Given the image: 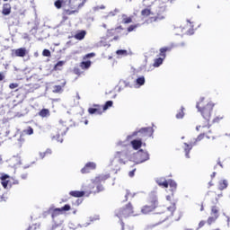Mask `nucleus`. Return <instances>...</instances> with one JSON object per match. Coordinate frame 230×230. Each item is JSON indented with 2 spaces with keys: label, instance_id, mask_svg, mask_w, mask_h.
Listing matches in <instances>:
<instances>
[{
  "label": "nucleus",
  "instance_id": "9b49d317",
  "mask_svg": "<svg viewBox=\"0 0 230 230\" xmlns=\"http://www.w3.org/2000/svg\"><path fill=\"white\" fill-rule=\"evenodd\" d=\"M69 195L71 197H75L76 199H80V198L84 197V195H85V191H84V190H71L69 192Z\"/></svg>",
  "mask_w": 230,
  "mask_h": 230
},
{
  "label": "nucleus",
  "instance_id": "69168bd1",
  "mask_svg": "<svg viewBox=\"0 0 230 230\" xmlns=\"http://www.w3.org/2000/svg\"><path fill=\"white\" fill-rule=\"evenodd\" d=\"M166 200H172V196L170 195L166 196Z\"/></svg>",
  "mask_w": 230,
  "mask_h": 230
},
{
  "label": "nucleus",
  "instance_id": "aec40b11",
  "mask_svg": "<svg viewBox=\"0 0 230 230\" xmlns=\"http://www.w3.org/2000/svg\"><path fill=\"white\" fill-rule=\"evenodd\" d=\"M145 82H146L145 76H143V75L137 78V80H136V88L139 89V87H141L145 84Z\"/></svg>",
  "mask_w": 230,
  "mask_h": 230
},
{
  "label": "nucleus",
  "instance_id": "774afa93",
  "mask_svg": "<svg viewBox=\"0 0 230 230\" xmlns=\"http://www.w3.org/2000/svg\"><path fill=\"white\" fill-rule=\"evenodd\" d=\"M81 202H82V200L77 199V200H76L77 206H80V203H81Z\"/></svg>",
  "mask_w": 230,
  "mask_h": 230
},
{
  "label": "nucleus",
  "instance_id": "2eb2a0df",
  "mask_svg": "<svg viewBox=\"0 0 230 230\" xmlns=\"http://www.w3.org/2000/svg\"><path fill=\"white\" fill-rule=\"evenodd\" d=\"M3 15H10L12 13V6L10 4H4L2 10Z\"/></svg>",
  "mask_w": 230,
  "mask_h": 230
},
{
  "label": "nucleus",
  "instance_id": "e2e57ef3",
  "mask_svg": "<svg viewBox=\"0 0 230 230\" xmlns=\"http://www.w3.org/2000/svg\"><path fill=\"white\" fill-rule=\"evenodd\" d=\"M194 33L193 30H189V35H193Z\"/></svg>",
  "mask_w": 230,
  "mask_h": 230
},
{
  "label": "nucleus",
  "instance_id": "dca6fc26",
  "mask_svg": "<svg viewBox=\"0 0 230 230\" xmlns=\"http://www.w3.org/2000/svg\"><path fill=\"white\" fill-rule=\"evenodd\" d=\"M184 145L186 146L184 148L185 157L190 159V152H191V148H193V144L184 143Z\"/></svg>",
  "mask_w": 230,
  "mask_h": 230
},
{
  "label": "nucleus",
  "instance_id": "c9c22d12",
  "mask_svg": "<svg viewBox=\"0 0 230 230\" xmlns=\"http://www.w3.org/2000/svg\"><path fill=\"white\" fill-rule=\"evenodd\" d=\"M211 215H214V217H218V209L217 208V207H212Z\"/></svg>",
  "mask_w": 230,
  "mask_h": 230
},
{
  "label": "nucleus",
  "instance_id": "de8ad7c7",
  "mask_svg": "<svg viewBox=\"0 0 230 230\" xmlns=\"http://www.w3.org/2000/svg\"><path fill=\"white\" fill-rule=\"evenodd\" d=\"M204 226H206V221L202 220L199 223V227L197 228V230L200 229L201 227H204Z\"/></svg>",
  "mask_w": 230,
  "mask_h": 230
},
{
  "label": "nucleus",
  "instance_id": "b1692460",
  "mask_svg": "<svg viewBox=\"0 0 230 230\" xmlns=\"http://www.w3.org/2000/svg\"><path fill=\"white\" fill-rule=\"evenodd\" d=\"M204 136L205 134L204 133H201L198 136L197 138H195V141L194 142H190V145H192V146H197V142L198 141H202L204 139Z\"/></svg>",
  "mask_w": 230,
  "mask_h": 230
},
{
  "label": "nucleus",
  "instance_id": "72a5a7b5",
  "mask_svg": "<svg viewBox=\"0 0 230 230\" xmlns=\"http://www.w3.org/2000/svg\"><path fill=\"white\" fill-rule=\"evenodd\" d=\"M24 134L27 136H31L33 134V128L29 127L27 129L23 130Z\"/></svg>",
  "mask_w": 230,
  "mask_h": 230
},
{
  "label": "nucleus",
  "instance_id": "1a4fd4ad",
  "mask_svg": "<svg viewBox=\"0 0 230 230\" xmlns=\"http://www.w3.org/2000/svg\"><path fill=\"white\" fill-rule=\"evenodd\" d=\"M65 3H67L71 10H75V8H82V6H84V4H78V0H69L68 2L66 1Z\"/></svg>",
  "mask_w": 230,
  "mask_h": 230
},
{
  "label": "nucleus",
  "instance_id": "58836bf2",
  "mask_svg": "<svg viewBox=\"0 0 230 230\" xmlns=\"http://www.w3.org/2000/svg\"><path fill=\"white\" fill-rule=\"evenodd\" d=\"M93 57H96V54L94 52L88 53L84 57V60H85L86 58H93Z\"/></svg>",
  "mask_w": 230,
  "mask_h": 230
},
{
  "label": "nucleus",
  "instance_id": "a18cd8bd",
  "mask_svg": "<svg viewBox=\"0 0 230 230\" xmlns=\"http://www.w3.org/2000/svg\"><path fill=\"white\" fill-rule=\"evenodd\" d=\"M9 87H10L11 89H17V87H19V84H17V83L10 84H9Z\"/></svg>",
  "mask_w": 230,
  "mask_h": 230
},
{
  "label": "nucleus",
  "instance_id": "39448f33",
  "mask_svg": "<svg viewBox=\"0 0 230 230\" xmlns=\"http://www.w3.org/2000/svg\"><path fill=\"white\" fill-rule=\"evenodd\" d=\"M152 136L154 134V128L152 127H146V128H142L138 130H136L132 133V135L128 136V139H130L131 137H134L135 136L139 135L140 137H146V136Z\"/></svg>",
  "mask_w": 230,
  "mask_h": 230
},
{
  "label": "nucleus",
  "instance_id": "4468645a",
  "mask_svg": "<svg viewBox=\"0 0 230 230\" xmlns=\"http://www.w3.org/2000/svg\"><path fill=\"white\" fill-rule=\"evenodd\" d=\"M26 53H28V50H26L25 48H20L14 51L15 57H26Z\"/></svg>",
  "mask_w": 230,
  "mask_h": 230
},
{
  "label": "nucleus",
  "instance_id": "8fccbe9b",
  "mask_svg": "<svg viewBox=\"0 0 230 230\" xmlns=\"http://www.w3.org/2000/svg\"><path fill=\"white\" fill-rule=\"evenodd\" d=\"M6 179H10V176L8 174H4L1 176V181H7Z\"/></svg>",
  "mask_w": 230,
  "mask_h": 230
},
{
  "label": "nucleus",
  "instance_id": "c756f323",
  "mask_svg": "<svg viewBox=\"0 0 230 230\" xmlns=\"http://www.w3.org/2000/svg\"><path fill=\"white\" fill-rule=\"evenodd\" d=\"M88 112L89 114H102V112L100 111V110L96 109V108H89L88 109Z\"/></svg>",
  "mask_w": 230,
  "mask_h": 230
},
{
  "label": "nucleus",
  "instance_id": "f704fd0d",
  "mask_svg": "<svg viewBox=\"0 0 230 230\" xmlns=\"http://www.w3.org/2000/svg\"><path fill=\"white\" fill-rule=\"evenodd\" d=\"M59 209H60L61 213H63V211H69V209H71V206L66 204L64 207L60 208Z\"/></svg>",
  "mask_w": 230,
  "mask_h": 230
},
{
  "label": "nucleus",
  "instance_id": "9d476101",
  "mask_svg": "<svg viewBox=\"0 0 230 230\" xmlns=\"http://www.w3.org/2000/svg\"><path fill=\"white\" fill-rule=\"evenodd\" d=\"M131 146L134 150H139L143 146V141L141 139H134L131 141Z\"/></svg>",
  "mask_w": 230,
  "mask_h": 230
},
{
  "label": "nucleus",
  "instance_id": "0eeeda50",
  "mask_svg": "<svg viewBox=\"0 0 230 230\" xmlns=\"http://www.w3.org/2000/svg\"><path fill=\"white\" fill-rule=\"evenodd\" d=\"M137 155L140 157V160L137 163V164H141L142 163H146V161L150 160V154H148L147 151H143V149H140L137 152Z\"/></svg>",
  "mask_w": 230,
  "mask_h": 230
},
{
  "label": "nucleus",
  "instance_id": "c03bdc74",
  "mask_svg": "<svg viewBox=\"0 0 230 230\" xmlns=\"http://www.w3.org/2000/svg\"><path fill=\"white\" fill-rule=\"evenodd\" d=\"M105 190V188L103 187V185L99 184L97 185V192L100 193V191H103Z\"/></svg>",
  "mask_w": 230,
  "mask_h": 230
},
{
  "label": "nucleus",
  "instance_id": "c85d7f7f",
  "mask_svg": "<svg viewBox=\"0 0 230 230\" xmlns=\"http://www.w3.org/2000/svg\"><path fill=\"white\" fill-rule=\"evenodd\" d=\"M113 104L114 102L112 101H107L102 107L103 111H107L110 107H112Z\"/></svg>",
  "mask_w": 230,
  "mask_h": 230
},
{
  "label": "nucleus",
  "instance_id": "5701e85b",
  "mask_svg": "<svg viewBox=\"0 0 230 230\" xmlns=\"http://www.w3.org/2000/svg\"><path fill=\"white\" fill-rule=\"evenodd\" d=\"M142 17H148V15H154V13L150 9L146 8L141 11Z\"/></svg>",
  "mask_w": 230,
  "mask_h": 230
},
{
  "label": "nucleus",
  "instance_id": "e433bc0d",
  "mask_svg": "<svg viewBox=\"0 0 230 230\" xmlns=\"http://www.w3.org/2000/svg\"><path fill=\"white\" fill-rule=\"evenodd\" d=\"M42 55H43V57H51V51H49V49H45L42 51Z\"/></svg>",
  "mask_w": 230,
  "mask_h": 230
},
{
  "label": "nucleus",
  "instance_id": "cd10ccee",
  "mask_svg": "<svg viewBox=\"0 0 230 230\" xmlns=\"http://www.w3.org/2000/svg\"><path fill=\"white\" fill-rule=\"evenodd\" d=\"M218 218V216H211L208 218L207 224L208 226H211V224H215L217 222V219Z\"/></svg>",
  "mask_w": 230,
  "mask_h": 230
},
{
  "label": "nucleus",
  "instance_id": "4c0bfd02",
  "mask_svg": "<svg viewBox=\"0 0 230 230\" xmlns=\"http://www.w3.org/2000/svg\"><path fill=\"white\" fill-rule=\"evenodd\" d=\"M117 13H119V9H115L114 11H111L108 14V17H114V15H116Z\"/></svg>",
  "mask_w": 230,
  "mask_h": 230
},
{
  "label": "nucleus",
  "instance_id": "5fc2aeb1",
  "mask_svg": "<svg viewBox=\"0 0 230 230\" xmlns=\"http://www.w3.org/2000/svg\"><path fill=\"white\" fill-rule=\"evenodd\" d=\"M1 199L4 202H6V200H8V198L4 195L1 196Z\"/></svg>",
  "mask_w": 230,
  "mask_h": 230
},
{
  "label": "nucleus",
  "instance_id": "4be33fe9",
  "mask_svg": "<svg viewBox=\"0 0 230 230\" xmlns=\"http://www.w3.org/2000/svg\"><path fill=\"white\" fill-rule=\"evenodd\" d=\"M111 177V174H104L95 178L96 182H102L107 181Z\"/></svg>",
  "mask_w": 230,
  "mask_h": 230
},
{
  "label": "nucleus",
  "instance_id": "3c124183",
  "mask_svg": "<svg viewBox=\"0 0 230 230\" xmlns=\"http://www.w3.org/2000/svg\"><path fill=\"white\" fill-rule=\"evenodd\" d=\"M62 66H64V61H58V62L56 64L55 67H62Z\"/></svg>",
  "mask_w": 230,
  "mask_h": 230
},
{
  "label": "nucleus",
  "instance_id": "603ef678",
  "mask_svg": "<svg viewBox=\"0 0 230 230\" xmlns=\"http://www.w3.org/2000/svg\"><path fill=\"white\" fill-rule=\"evenodd\" d=\"M135 173H136V169L130 171V172H128V175H129V177H134Z\"/></svg>",
  "mask_w": 230,
  "mask_h": 230
},
{
  "label": "nucleus",
  "instance_id": "37998d69",
  "mask_svg": "<svg viewBox=\"0 0 230 230\" xmlns=\"http://www.w3.org/2000/svg\"><path fill=\"white\" fill-rule=\"evenodd\" d=\"M117 55H127V50L125 49H119L116 51Z\"/></svg>",
  "mask_w": 230,
  "mask_h": 230
},
{
  "label": "nucleus",
  "instance_id": "7ed1b4c3",
  "mask_svg": "<svg viewBox=\"0 0 230 230\" xmlns=\"http://www.w3.org/2000/svg\"><path fill=\"white\" fill-rule=\"evenodd\" d=\"M159 206V201H157V195L155 192H151L149 195V205H145L141 208V213L143 215H148V213H152L155 208Z\"/></svg>",
  "mask_w": 230,
  "mask_h": 230
},
{
  "label": "nucleus",
  "instance_id": "412c9836",
  "mask_svg": "<svg viewBox=\"0 0 230 230\" xmlns=\"http://www.w3.org/2000/svg\"><path fill=\"white\" fill-rule=\"evenodd\" d=\"M63 87H66V81L65 82H63L62 84H61V85H55L54 86V90H53V93H63Z\"/></svg>",
  "mask_w": 230,
  "mask_h": 230
},
{
  "label": "nucleus",
  "instance_id": "13d9d810",
  "mask_svg": "<svg viewBox=\"0 0 230 230\" xmlns=\"http://www.w3.org/2000/svg\"><path fill=\"white\" fill-rule=\"evenodd\" d=\"M125 84V87H132V85H130V83L124 81Z\"/></svg>",
  "mask_w": 230,
  "mask_h": 230
},
{
  "label": "nucleus",
  "instance_id": "4d7b16f0",
  "mask_svg": "<svg viewBox=\"0 0 230 230\" xmlns=\"http://www.w3.org/2000/svg\"><path fill=\"white\" fill-rule=\"evenodd\" d=\"M44 155H48V154H51V149H47L46 152H43Z\"/></svg>",
  "mask_w": 230,
  "mask_h": 230
},
{
  "label": "nucleus",
  "instance_id": "423d86ee",
  "mask_svg": "<svg viewBox=\"0 0 230 230\" xmlns=\"http://www.w3.org/2000/svg\"><path fill=\"white\" fill-rule=\"evenodd\" d=\"M166 51H172V48L170 47H164L160 49V57L158 58L155 59L154 62V67H159L160 66L163 65V62L164 61V58H166Z\"/></svg>",
  "mask_w": 230,
  "mask_h": 230
},
{
  "label": "nucleus",
  "instance_id": "a878e982",
  "mask_svg": "<svg viewBox=\"0 0 230 230\" xmlns=\"http://www.w3.org/2000/svg\"><path fill=\"white\" fill-rule=\"evenodd\" d=\"M228 186L227 180H223L219 181V190L222 191L223 190H226Z\"/></svg>",
  "mask_w": 230,
  "mask_h": 230
},
{
  "label": "nucleus",
  "instance_id": "473e14b6",
  "mask_svg": "<svg viewBox=\"0 0 230 230\" xmlns=\"http://www.w3.org/2000/svg\"><path fill=\"white\" fill-rule=\"evenodd\" d=\"M139 26H141V24L137 23V24H135V25H130L128 28V31L130 32V31H134L136 30V28H139Z\"/></svg>",
  "mask_w": 230,
  "mask_h": 230
},
{
  "label": "nucleus",
  "instance_id": "0e129e2a",
  "mask_svg": "<svg viewBox=\"0 0 230 230\" xmlns=\"http://www.w3.org/2000/svg\"><path fill=\"white\" fill-rule=\"evenodd\" d=\"M226 218H227V226L229 227V222H230V217H229V216H226Z\"/></svg>",
  "mask_w": 230,
  "mask_h": 230
},
{
  "label": "nucleus",
  "instance_id": "bf43d9fd",
  "mask_svg": "<svg viewBox=\"0 0 230 230\" xmlns=\"http://www.w3.org/2000/svg\"><path fill=\"white\" fill-rule=\"evenodd\" d=\"M217 164L221 167L224 168V165L222 164V162H220V158L217 160Z\"/></svg>",
  "mask_w": 230,
  "mask_h": 230
},
{
  "label": "nucleus",
  "instance_id": "f8f14e48",
  "mask_svg": "<svg viewBox=\"0 0 230 230\" xmlns=\"http://www.w3.org/2000/svg\"><path fill=\"white\" fill-rule=\"evenodd\" d=\"M175 209H177L175 203H173L172 206L167 208V211L169 212V215L164 218V222L165 220H168V218H170V217H173V213H175Z\"/></svg>",
  "mask_w": 230,
  "mask_h": 230
},
{
  "label": "nucleus",
  "instance_id": "ea45409f",
  "mask_svg": "<svg viewBox=\"0 0 230 230\" xmlns=\"http://www.w3.org/2000/svg\"><path fill=\"white\" fill-rule=\"evenodd\" d=\"M119 154H121L120 152L117 153V155L115 156V160L117 159V161H119V163H120V164H125V161H123V159L118 157V155H119Z\"/></svg>",
  "mask_w": 230,
  "mask_h": 230
},
{
  "label": "nucleus",
  "instance_id": "79ce46f5",
  "mask_svg": "<svg viewBox=\"0 0 230 230\" xmlns=\"http://www.w3.org/2000/svg\"><path fill=\"white\" fill-rule=\"evenodd\" d=\"M123 22H124V24H130V22H132V18H130V17L124 18Z\"/></svg>",
  "mask_w": 230,
  "mask_h": 230
},
{
  "label": "nucleus",
  "instance_id": "6e6552de",
  "mask_svg": "<svg viewBox=\"0 0 230 230\" xmlns=\"http://www.w3.org/2000/svg\"><path fill=\"white\" fill-rule=\"evenodd\" d=\"M91 170H96V164L94 162L87 163L84 168L81 169L82 173H89Z\"/></svg>",
  "mask_w": 230,
  "mask_h": 230
},
{
  "label": "nucleus",
  "instance_id": "052dcab7",
  "mask_svg": "<svg viewBox=\"0 0 230 230\" xmlns=\"http://www.w3.org/2000/svg\"><path fill=\"white\" fill-rule=\"evenodd\" d=\"M40 157H41V159H44V157H46V155H44V153H40Z\"/></svg>",
  "mask_w": 230,
  "mask_h": 230
},
{
  "label": "nucleus",
  "instance_id": "a19ab883",
  "mask_svg": "<svg viewBox=\"0 0 230 230\" xmlns=\"http://www.w3.org/2000/svg\"><path fill=\"white\" fill-rule=\"evenodd\" d=\"M1 184H2L3 188H4V190H6V188H8V180L2 181Z\"/></svg>",
  "mask_w": 230,
  "mask_h": 230
},
{
  "label": "nucleus",
  "instance_id": "6e6d98bb",
  "mask_svg": "<svg viewBox=\"0 0 230 230\" xmlns=\"http://www.w3.org/2000/svg\"><path fill=\"white\" fill-rule=\"evenodd\" d=\"M4 80V75L0 72V82H3Z\"/></svg>",
  "mask_w": 230,
  "mask_h": 230
},
{
  "label": "nucleus",
  "instance_id": "338daca9",
  "mask_svg": "<svg viewBox=\"0 0 230 230\" xmlns=\"http://www.w3.org/2000/svg\"><path fill=\"white\" fill-rule=\"evenodd\" d=\"M19 141L24 142V139L22 138V135H21V137H20V138H19Z\"/></svg>",
  "mask_w": 230,
  "mask_h": 230
},
{
  "label": "nucleus",
  "instance_id": "bb28decb",
  "mask_svg": "<svg viewBox=\"0 0 230 230\" xmlns=\"http://www.w3.org/2000/svg\"><path fill=\"white\" fill-rule=\"evenodd\" d=\"M64 0H57L54 3V6H56V8H58V10H60V8H62V6H64V8H66V5H64Z\"/></svg>",
  "mask_w": 230,
  "mask_h": 230
},
{
  "label": "nucleus",
  "instance_id": "ddd939ff",
  "mask_svg": "<svg viewBox=\"0 0 230 230\" xmlns=\"http://www.w3.org/2000/svg\"><path fill=\"white\" fill-rule=\"evenodd\" d=\"M155 182L156 184H158V186H163V188H168V181H166V178H156Z\"/></svg>",
  "mask_w": 230,
  "mask_h": 230
},
{
  "label": "nucleus",
  "instance_id": "f257e3e1",
  "mask_svg": "<svg viewBox=\"0 0 230 230\" xmlns=\"http://www.w3.org/2000/svg\"><path fill=\"white\" fill-rule=\"evenodd\" d=\"M132 215H134V208L130 202H128V204H127L125 207L115 211V217L119 219L121 230H125V223L123 222V218H128V217Z\"/></svg>",
  "mask_w": 230,
  "mask_h": 230
},
{
  "label": "nucleus",
  "instance_id": "09e8293b",
  "mask_svg": "<svg viewBox=\"0 0 230 230\" xmlns=\"http://www.w3.org/2000/svg\"><path fill=\"white\" fill-rule=\"evenodd\" d=\"M220 119H224V117H216L213 120L212 123H218V121H220Z\"/></svg>",
  "mask_w": 230,
  "mask_h": 230
},
{
  "label": "nucleus",
  "instance_id": "49530a36",
  "mask_svg": "<svg viewBox=\"0 0 230 230\" xmlns=\"http://www.w3.org/2000/svg\"><path fill=\"white\" fill-rule=\"evenodd\" d=\"M129 195H130V190H126V195H125L124 202H127V200H128Z\"/></svg>",
  "mask_w": 230,
  "mask_h": 230
},
{
  "label": "nucleus",
  "instance_id": "6ab92c4d",
  "mask_svg": "<svg viewBox=\"0 0 230 230\" xmlns=\"http://www.w3.org/2000/svg\"><path fill=\"white\" fill-rule=\"evenodd\" d=\"M86 33L87 32L85 31H81L75 35V39H76V40H84V39H85Z\"/></svg>",
  "mask_w": 230,
  "mask_h": 230
},
{
  "label": "nucleus",
  "instance_id": "20e7f679",
  "mask_svg": "<svg viewBox=\"0 0 230 230\" xmlns=\"http://www.w3.org/2000/svg\"><path fill=\"white\" fill-rule=\"evenodd\" d=\"M48 213L51 214L52 222H54L51 230H55L64 224V219L60 217V215H62V210H60V208H49Z\"/></svg>",
  "mask_w": 230,
  "mask_h": 230
},
{
  "label": "nucleus",
  "instance_id": "393cba45",
  "mask_svg": "<svg viewBox=\"0 0 230 230\" xmlns=\"http://www.w3.org/2000/svg\"><path fill=\"white\" fill-rule=\"evenodd\" d=\"M80 67L82 69H89L91 67V61L90 60H88V61H82L81 65H80Z\"/></svg>",
  "mask_w": 230,
  "mask_h": 230
},
{
  "label": "nucleus",
  "instance_id": "f3484780",
  "mask_svg": "<svg viewBox=\"0 0 230 230\" xmlns=\"http://www.w3.org/2000/svg\"><path fill=\"white\" fill-rule=\"evenodd\" d=\"M168 186H170L171 191H172V197H173V192L177 190V182H175V181L173 180H170L168 181Z\"/></svg>",
  "mask_w": 230,
  "mask_h": 230
},
{
  "label": "nucleus",
  "instance_id": "2f4dec72",
  "mask_svg": "<svg viewBox=\"0 0 230 230\" xmlns=\"http://www.w3.org/2000/svg\"><path fill=\"white\" fill-rule=\"evenodd\" d=\"M177 119H182L184 118V107L181 106V111L176 114Z\"/></svg>",
  "mask_w": 230,
  "mask_h": 230
},
{
  "label": "nucleus",
  "instance_id": "f03ea898",
  "mask_svg": "<svg viewBox=\"0 0 230 230\" xmlns=\"http://www.w3.org/2000/svg\"><path fill=\"white\" fill-rule=\"evenodd\" d=\"M200 102H197L196 109H198L199 112H201V116L206 119L208 125L203 126V128H211V124H209V120L211 119V112H213V107H215V103L208 102L205 107L200 108Z\"/></svg>",
  "mask_w": 230,
  "mask_h": 230
},
{
  "label": "nucleus",
  "instance_id": "a211bd4d",
  "mask_svg": "<svg viewBox=\"0 0 230 230\" xmlns=\"http://www.w3.org/2000/svg\"><path fill=\"white\" fill-rule=\"evenodd\" d=\"M39 116H40V118H49L51 113L49 112V109L44 108L39 112Z\"/></svg>",
  "mask_w": 230,
  "mask_h": 230
},
{
  "label": "nucleus",
  "instance_id": "7c9ffc66",
  "mask_svg": "<svg viewBox=\"0 0 230 230\" xmlns=\"http://www.w3.org/2000/svg\"><path fill=\"white\" fill-rule=\"evenodd\" d=\"M78 13V10H69L66 6H65V13L66 15H73V13Z\"/></svg>",
  "mask_w": 230,
  "mask_h": 230
},
{
  "label": "nucleus",
  "instance_id": "680f3d73",
  "mask_svg": "<svg viewBox=\"0 0 230 230\" xmlns=\"http://www.w3.org/2000/svg\"><path fill=\"white\" fill-rule=\"evenodd\" d=\"M21 177H22V179H23V180H24V179H28V174H22Z\"/></svg>",
  "mask_w": 230,
  "mask_h": 230
},
{
  "label": "nucleus",
  "instance_id": "864d4df0",
  "mask_svg": "<svg viewBox=\"0 0 230 230\" xmlns=\"http://www.w3.org/2000/svg\"><path fill=\"white\" fill-rule=\"evenodd\" d=\"M55 137H57L58 141H59L60 143L64 142V139L58 140V137H60V134H58L56 137H53L54 139Z\"/></svg>",
  "mask_w": 230,
  "mask_h": 230
}]
</instances>
